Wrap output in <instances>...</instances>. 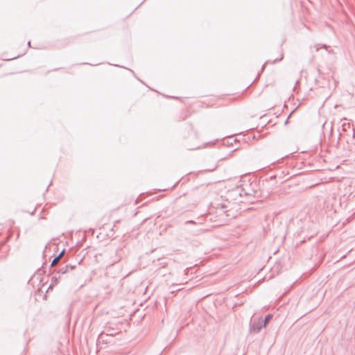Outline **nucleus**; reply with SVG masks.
I'll return each instance as SVG.
<instances>
[{
  "label": "nucleus",
  "instance_id": "16",
  "mask_svg": "<svg viewBox=\"0 0 355 355\" xmlns=\"http://www.w3.org/2000/svg\"><path fill=\"white\" fill-rule=\"evenodd\" d=\"M293 112H294V110H292V111L291 112V113L289 114V116H291V115H292V114H293Z\"/></svg>",
  "mask_w": 355,
  "mask_h": 355
},
{
  "label": "nucleus",
  "instance_id": "13",
  "mask_svg": "<svg viewBox=\"0 0 355 355\" xmlns=\"http://www.w3.org/2000/svg\"><path fill=\"white\" fill-rule=\"evenodd\" d=\"M293 112H294V110H292V111L291 112V113L289 114V116H291V115H292V114H293Z\"/></svg>",
  "mask_w": 355,
  "mask_h": 355
},
{
  "label": "nucleus",
  "instance_id": "8",
  "mask_svg": "<svg viewBox=\"0 0 355 355\" xmlns=\"http://www.w3.org/2000/svg\"><path fill=\"white\" fill-rule=\"evenodd\" d=\"M60 277H56L53 276L51 279V284H57L58 282Z\"/></svg>",
  "mask_w": 355,
  "mask_h": 355
},
{
  "label": "nucleus",
  "instance_id": "12",
  "mask_svg": "<svg viewBox=\"0 0 355 355\" xmlns=\"http://www.w3.org/2000/svg\"><path fill=\"white\" fill-rule=\"evenodd\" d=\"M293 112H294V110H292V111L291 112V113L289 114V116H291V115H292V114H293Z\"/></svg>",
  "mask_w": 355,
  "mask_h": 355
},
{
  "label": "nucleus",
  "instance_id": "3",
  "mask_svg": "<svg viewBox=\"0 0 355 355\" xmlns=\"http://www.w3.org/2000/svg\"><path fill=\"white\" fill-rule=\"evenodd\" d=\"M75 267L76 266L66 265L64 267L60 268V270H58V273L65 274L68 272L69 270H73Z\"/></svg>",
  "mask_w": 355,
  "mask_h": 355
},
{
  "label": "nucleus",
  "instance_id": "10",
  "mask_svg": "<svg viewBox=\"0 0 355 355\" xmlns=\"http://www.w3.org/2000/svg\"><path fill=\"white\" fill-rule=\"evenodd\" d=\"M65 250H62L60 253L57 256V257H59V259H60V258L62 257V255L64 254Z\"/></svg>",
  "mask_w": 355,
  "mask_h": 355
},
{
  "label": "nucleus",
  "instance_id": "9",
  "mask_svg": "<svg viewBox=\"0 0 355 355\" xmlns=\"http://www.w3.org/2000/svg\"><path fill=\"white\" fill-rule=\"evenodd\" d=\"M104 334H105V333H104V332H102V333L99 335V336H98V342H101V340H102V341H103V342H104V340L103 339V337Z\"/></svg>",
  "mask_w": 355,
  "mask_h": 355
},
{
  "label": "nucleus",
  "instance_id": "5",
  "mask_svg": "<svg viewBox=\"0 0 355 355\" xmlns=\"http://www.w3.org/2000/svg\"><path fill=\"white\" fill-rule=\"evenodd\" d=\"M314 48L315 49V51H319L321 48H324L326 50L328 51L329 53H331L330 51L328 50V49L329 48V46L325 45V44H315L314 46Z\"/></svg>",
  "mask_w": 355,
  "mask_h": 355
},
{
  "label": "nucleus",
  "instance_id": "7",
  "mask_svg": "<svg viewBox=\"0 0 355 355\" xmlns=\"http://www.w3.org/2000/svg\"><path fill=\"white\" fill-rule=\"evenodd\" d=\"M60 261L59 257H55L52 260V261H51V266H55V265L58 263V261Z\"/></svg>",
  "mask_w": 355,
  "mask_h": 355
},
{
  "label": "nucleus",
  "instance_id": "15",
  "mask_svg": "<svg viewBox=\"0 0 355 355\" xmlns=\"http://www.w3.org/2000/svg\"><path fill=\"white\" fill-rule=\"evenodd\" d=\"M293 112H294V110H292V111L291 112V113L289 114V116H291V115H292V114H293Z\"/></svg>",
  "mask_w": 355,
  "mask_h": 355
},
{
  "label": "nucleus",
  "instance_id": "14",
  "mask_svg": "<svg viewBox=\"0 0 355 355\" xmlns=\"http://www.w3.org/2000/svg\"><path fill=\"white\" fill-rule=\"evenodd\" d=\"M293 112H294V110H292V111L291 112V113L289 114V116H291V115H292V114H293Z\"/></svg>",
  "mask_w": 355,
  "mask_h": 355
},
{
  "label": "nucleus",
  "instance_id": "11",
  "mask_svg": "<svg viewBox=\"0 0 355 355\" xmlns=\"http://www.w3.org/2000/svg\"><path fill=\"white\" fill-rule=\"evenodd\" d=\"M283 59V54L282 53L281 54V57L278 59V61H280ZM277 61V59L275 60L273 62H272V63H275Z\"/></svg>",
  "mask_w": 355,
  "mask_h": 355
},
{
  "label": "nucleus",
  "instance_id": "6",
  "mask_svg": "<svg viewBox=\"0 0 355 355\" xmlns=\"http://www.w3.org/2000/svg\"><path fill=\"white\" fill-rule=\"evenodd\" d=\"M272 318V315L271 314H268L266 315L265 318L263 320L261 318V322L264 324V326L266 325L267 322H268V320Z\"/></svg>",
  "mask_w": 355,
  "mask_h": 355
},
{
  "label": "nucleus",
  "instance_id": "18",
  "mask_svg": "<svg viewBox=\"0 0 355 355\" xmlns=\"http://www.w3.org/2000/svg\"><path fill=\"white\" fill-rule=\"evenodd\" d=\"M28 46H31V42L30 41L28 42Z\"/></svg>",
  "mask_w": 355,
  "mask_h": 355
},
{
  "label": "nucleus",
  "instance_id": "17",
  "mask_svg": "<svg viewBox=\"0 0 355 355\" xmlns=\"http://www.w3.org/2000/svg\"><path fill=\"white\" fill-rule=\"evenodd\" d=\"M289 117H290V116L286 119V122H285L286 123L288 122Z\"/></svg>",
  "mask_w": 355,
  "mask_h": 355
},
{
  "label": "nucleus",
  "instance_id": "1",
  "mask_svg": "<svg viewBox=\"0 0 355 355\" xmlns=\"http://www.w3.org/2000/svg\"><path fill=\"white\" fill-rule=\"evenodd\" d=\"M265 327L264 324L261 322V318H251L250 321L249 332L251 334H257Z\"/></svg>",
  "mask_w": 355,
  "mask_h": 355
},
{
  "label": "nucleus",
  "instance_id": "4",
  "mask_svg": "<svg viewBox=\"0 0 355 355\" xmlns=\"http://www.w3.org/2000/svg\"><path fill=\"white\" fill-rule=\"evenodd\" d=\"M227 206L225 205H222L220 207H217V213L220 215L225 214L227 216H229L228 210L226 209Z\"/></svg>",
  "mask_w": 355,
  "mask_h": 355
},
{
  "label": "nucleus",
  "instance_id": "2",
  "mask_svg": "<svg viewBox=\"0 0 355 355\" xmlns=\"http://www.w3.org/2000/svg\"><path fill=\"white\" fill-rule=\"evenodd\" d=\"M250 186H251L250 184L243 186V187L242 189L243 195L247 196H252L254 195V193H256V191L254 190V188H252L251 189H248V187H250Z\"/></svg>",
  "mask_w": 355,
  "mask_h": 355
}]
</instances>
